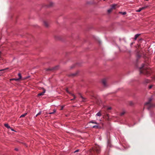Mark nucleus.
<instances>
[{
	"mask_svg": "<svg viewBox=\"0 0 155 155\" xmlns=\"http://www.w3.org/2000/svg\"><path fill=\"white\" fill-rule=\"evenodd\" d=\"M125 113V111H123L120 114V116H122L124 115Z\"/></svg>",
	"mask_w": 155,
	"mask_h": 155,
	"instance_id": "22",
	"label": "nucleus"
},
{
	"mask_svg": "<svg viewBox=\"0 0 155 155\" xmlns=\"http://www.w3.org/2000/svg\"><path fill=\"white\" fill-rule=\"evenodd\" d=\"M102 82L103 85L105 87H106L107 86V81L105 79H103L102 80Z\"/></svg>",
	"mask_w": 155,
	"mask_h": 155,
	"instance_id": "4",
	"label": "nucleus"
},
{
	"mask_svg": "<svg viewBox=\"0 0 155 155\" xmlns=\"http://www.w3.org/2000/svg\"><path fill=\"white\" fill-rule=\"evenodd\" d=\"M27 113H25L24 114H22L21 115L20 117L21 118V117H25L27 115Z\"/></svg>",
	"mask_w": 155,
	"mask_h": 155,
	"instance_id": "15",
	"label": "nucleus"
},
{
	"mask_svg": "<svg viewBox=\"0 0 155 155\" xmlns=\"http://www.w3.org/2000/svg\"><path fill=\"white\" fill-rule=\"evenodd\" d=\"M52 70H53V69H50V68H48V69H47V71H51Z\"/></svg>",
	"mask_w": 155,
	"mask_h": 155,
	"instance_id": "30",
	"label": "nucleus"
},
{
	"mask_svg": "<svg viewBox=\"0 0 155 155\" xmlns=\"http://www.w3.org/2000/svg\"><path fill=\"white\" fill-rule=\"evenodd\" d=\"M144 67V64H142L141 67L139 68L140 74H143L144 75L148 76L151 73V71L150 68H145L143 70H141L142 68Z\"/></svg>",
	"mask_w": 155,
	"mask_h": 155,
	"instance_id": "1",
	"label": "nucleus"
},
{
	"mask_svg": "<svg viewBox=\"0 0 155 155\" xmlns=\"http://www.w3.org/2000/svg\"><path fill=\"white\" fill-rule=\"evenodd\" d=\"M43 91L42 92L38 94V96L39 97L41 95H43L45 92V89L43 88Z\"/></svg>",
	"mask_w": 155,
	"mask_h": 155,
	"instance_id": "5",
	"label": "nucleus"
},
{
	"mask_svg": "<svg viewBox=\"0 0 155 155\" xmlns=\"http://www.w3.org/2000/svg\"><path fill=\"white\" fill-rule=\"evenodd\" d=\"M41 111H40L39 112V113H38L35 116V117H36L37 116H38V115H40L41 114Z\"/></svg>",
	"mask_w": 155,
	"mask_h": 155,
	"instance_id": "21",
	"label": "nucleus"
},
{
	"mask_svg": "<svg viewBox=\"0 0 155 155\" xmlns=\"http://www.w3.org/2000/svg\"><path fill=\"white\" fill-rule=\"evenodd\" d=\"M145 83H149L150 82V80H145Z\"/></svg>",
	"mask_w": 155,
	"mask_h": 155,
	"instance_id": "23",
	"label": "nucleus"
},
{
	"mask_svg": "<svg viewBox=\"0 0 155 155\" xmlns=\"http://www.w3.org/2000/svg\"><path fill=\"white\" fill-rule=\"evenodd\" d=\"M4 125L5 127L8 128H10V127L8 124H5Z\"/></svg>",
	"mask_w": 155,
	"mask_h": 155,
	"instance_id": "13",
	"label": "nucleus"
},
{
	"mask_svg": "<svg viewBox=\"0 0 155 155\" xmlns=\"http://www.w3.org/2000/svg\"><path fill=\"white\" fill-rule=\"evenodd\" d=\"M77 74V73H74L69 75V76L70 77H74Z\"/></svg>",
	"mask_w": 155,
	"mask_h": 155,
	"instance_id": "9",
	"label": "nucleus"
},
{
	"mask_svg": "<svg viewBox=\"0 0 155 155\" xmlns=\"http://www.w3.org/2000/svg\"><path fill=\"white\" fill-rule=\"evenodd\" d=\"M93 150L94 152L99 153L101 151L100 148L99 146H96L93 148Z\"/></svg>",
	"mask_w": 155,
	"mask_h": 155,
	"instance_id": "2",
	"label": "nucleus"
},
{
	"mask_svg": "<svg viewBox=\"0 0 155 155\" xmlns=\"http://www.w3.org/2000/svg\"><path fill=\"white\" fill-rule=\"evenodd\" d=\"M16 151H18V149L17 148H15V149Z\"/></svg>",
	"mask_w": 155,
	"mask_h": 155,
	"instance_id": "33",
	"label": "nucleus"
},
{
	"mask_svg": "<svg viewBox=\"0 0 155 155\" xmlns=\"http://www.w3.org/2000/svg\"><path fill=\"white\" fill-rule=\"evenodd\" d=\"M43 23H44V25L46 27H48V26H49L48 24V23L47 21H44L43 22Z\"/></svg>",
	"mask_w": 155,
	"mask_h": 155,
	"instance_id": "7",
	"label": "nucleus"
},
{
	"mask_svg": "<svg viewBox=\"0 0 155 155\" xmlns=\"http://www.w3.org/2000/svg\"><path fill=\"white\" fill-rule=\"evenodd\" d=\"M93 128H98V126L97 125H95L93 127Z\"/></svg>",
	"mask_w": 155,
	"mask_h": 155,
	"instance_id": "25",
	"label": "nucleus"
},
{
	"mask_svg": "<svg viewBox=\"0 0 155 155\" xmlns=\"http://www.w3.org/2000/svg\"><path fill=\"white\" fill-rule=\"evenodd\" d=\"M63 108H64V107L63 106H62L60 110H62L63 109Z\"/></svg>",
	"mask_w": 155,
	"mask_h": 155,
	"instance_id": "32",
	"label": "nucleus"
},
{
	"mask_svg": "<svg viewBox=\"0 0 155 155\" xmlns=\"http://www.w3.org/2000/svg\"><path fill=\"white\" fill-rule=\"evenodd\" d=\"M111 109V107H108L107 108V110H110Z\"/></svg>",
	"mask_w": 155,
	"mask_h": 155,
	"instance_id": "27",
	"label": "nucleus"
},
{
	"mask_svg": "<svg viewBox=\"0 0 155 155\" xmlns=\"http://www.w3.org/2000/svg\"><path fill=\"white\" fill-rule=\"evenodd\" d=\"M81 97L82 99H84V98L82 97V96H81Z\"/></svg>",
	"mask_w": 155,
	"mask_h": 155,
	"instance_id": "34",
	"label": "nucleus"
},
{
	"mask_svg": "<svg viewBox=\"0 0 155 155\" xmlns=\"http://www.w3.org/2000/svg\"><path fill=\"white\" fill-rule=\"evenodd\" d=\"M96 116L99 117L101 116V113L100 112H99L98 113H97L96 115Z\"/></svg>",
	"mask_w": 155,
	"mask_h": 155,
	"instance_id": "14",
	"label": "nucleus"
},
{
	"mask_svg": "<svg viewBox=\"0 0 155 155\" xmlns=\"http://www.w3.org/2000/svg\"><path fill=\"white\" fill-rule=\"evenodd\" d=\"M10 129H11V130L12 131H15L13 129H12V128L11 127H10V128H9Z\"/></svg>",
	"mask_w": 155,
	"mask_h": 155,
	"instance_id": "28",
	"label": "nucleus"
},
{
	"mask_svg": "<svg viewBox=\"0 0 155 155\" xmlns=\"http://www.w3.org/2000/svg\"><path fill=\"white\" fill-rule=\"evenodd\" d=\"M112 10L110 8L107 10V12L108 13H110L112 12Z\"/></svg>",
	"mask_w": 155,
	"mask_h": 155,
	"instance_id": "17",
	"label": "nucleus"
},
{
	"mask_svg": "<svg viewBox=\"0 0 155 155\" xmlns=\"http://www.w3.org/2000/svg\"><path fill=\"white\" fill-rule=\"evenodd\" d=\"M79 151V149H78V150H76L74 152V153H75V152H78Z\"/></svg>",
	"mask_w": 155,
	"mask_h": 155,
	"instance_id": "29",
	"label": "nucleus"
},
{
	"mask_svg": "<svg viewBox=\"0 0 155 155\" xmlns=\"http://www.w3.org/2000/svg\"><path fill=\"white\" fill-rule=\"evenodd\" d=\"M10 81H12V80H15V81H19V79L14 78L10 79Z\"/></svg>",
	"mask_w": 155,
	"mask_h": 155,
	"instance_id": "10",
	"label": "nucleus"
},
{
	"mask_svg": "<svg viewBox=\"0 0 155 155\" xmlns=\"http://www.w3.org/2000/svg\"><path fill=\"white\" fill-rule=\"evenodd\" d=\"M151 100L152 99L151 98H150L149 99V101H149L146 103L145 104L147 105V104H149L150 103V102L151 101Z\"/></svg>",
	"mask_w": 155,
	"mask_h": 155,
	"instance_id": "19",
	"label": "nucleus"
},
{
	"mask_svg": "<svg viewBox=\"0 0 155 155\" xmlns=\"http://www.w3.org/2000/svg\"><path fill=\"white\" fill-rule=\"evenodd\" d=\"M119 14H121L122 15H125L127 14V12H119Z\"/></svg>",
	"mask_w": 155,
	"mask_h": 155,
	"instance_id": "11",
	"label": "nucleus"
},
{
	"mask_svg": "<svg viewBox=\"0 0 155 155\" xmlns=\"http://www.w3.org/2000/svg\"><path fill=\"white\" fill-rule=\"evenodd\" d=\"M8 69V68H5L4 69L0 70V76H1L3 74L4 72H3V71H4L5 70Z\"/></svg>",
	"mask_w": 155,
	"mask_h": 155,
	"instance_id": "6",
	"label": "nucleus"
},
{
	"mask_svg": "<svg viewBox=\"0 0 155 155\" xmlns=\"http://www.w3.org/2000/svg\"><path fill=\"white\" fill-rule=\"evenodd\" d=\"M52 4H53V3H51V6L52 5Z\"/></svg>",
	"mask_w": 155,
	"mask_h": 155,
	"instance_id": "35",
	"label": "nucleus"
},
{
	"mask_svg": "<svg viewBox=\"0 0 155 155\" xmlns=\"http://www.w3.org/2000/svg\"><path fill=\"white\" fill-rule=\"evenodd\" d=\"M56 110L55 109H54L53 110V112L49 113V114H54V113H55L56 112Z\"/></svg>",
	"mask_w": 155,
	"mask_h": 155,
	"instance_id": "18",
	"label": "nucleus"
},
{
	"mask_svg": "<svg viewBox=\"0 0 155 155\" xmlns=\"http://www.w3.org/2000/svg\"><path fill=\"white\" fill-rule=\"evenodd\" d=\"M116 5L115 4H113L111 5V8L113 10V9H114L115 8V7Z\"/></svg>",
	"mask_w": 155,
	"mask_h": 155,
	"instance_id": "8",
	"label": "nucleus"
},
{
	"mask_svg": "<svg viewBox=\"0 0 155 155\" xmlns=\"http://www.w3.org/2000/svg\"><path fill=\"white\" fill-rule=\"evenodd\" d=\"M90 123H93V124H98L96 122L94 121H91L90 122Z\"/></svg>",
	"mask_w": 155,
	"mask_h": 155,
	"instance_id": "20",
	"label": "nucleus"
},
{
	"mask_svg": "<svg viewBox=\"0 0 155 155\" xmlns=\"http://www.w3.org/2000/svg\"><path fill=\"white\" fill-rule=\"evenodd\" d=\"M140 35L139 34H136L135 35V37H134V40H136L137 39V37L139 36V35Z\"/></svg>",
	"mask_w": 155,
	"mask_h": 155,
	"instance_id": "12",
	"label": "nucleus"
},
{
	"mask_svg": "<svg viewBox=\"0 0 155 155\" xmlns=\"http://www.w3.org/2000/svg\"><path fill=\"white\" fill-rule=\"evenodd\" d=\"M141 8V9H142V10H143L144 9H145L146 8V7H142V8Z\"/></svg>",
	"mask_w": 155,
	"mask_h": 155,
	"instance_id": "26",
	"label": "nucleus"
},
{
	"mask_svg": "<svg viewBox=\"0 0 155 155\" xmlns=\"http://www.w3.org/2000/svg\"><path fill=\"white\" fill-rule=\"evenodd\" d=\"M142 9H141V8H139V9L138 10H137L136 11L137 12H140L141 11H142Z\"/></svg>",
	"mask_w": 155,
	"mask_h": 155,
	"instance_id": "24",
	"label": "nucleus"
},
{
	"mask_svg": "<svg viewBox=\"0 0 155 155\" xmlns=\"http://www.w3.org/2000/svg\"><path fill=\"white\" fill-rule=\"evenodd\" d=\"M152 87V85H150L149 87V89H151Z\"/></svg>",
	"mask_w": 155,
	"mask_h": 155,
	"instance_id": "31",
	"label": "nucleus"
},
{
	"mask_svg": "<svg viewBox=\"0 0 155 155\" xmlns=\"http://www.w3.org/2000/svg\"><path fill=\"white\" fill-rule=\"evenodd\" d=\"M18 75L19 77V78H18V79H19V81L20 80L21 78V77H22L21 73H19L18 74Z\"/></svg>",
	"mask_w": 155,
	"mask_h": 155,
	"instance_id": "16",
	"label": "nucleus"
},
{
	"mask_svg": "<svg viewBox=\"0 0 155 155\" xmlns=\"http://www.w3.org/2000/svg\"><path fill=\"white\" fill-rule=\"evenodd\" d=\"M66 91L68 93V94H71L72 96L73 97H74L72 99H71V100H74L75 99L76 97H75V95L74 94H73L71 93L70 92H69V91H68V89L67 88H66Z\"/></svg>",
	"mask_w": 155,
	"mask_h": 155,
	"instance_id": "3",
	"label": "nucleus"
},
{
	"mask_svg": "<svg viewBox=\"0 0 155 155\" xmlns=\"http://www.w3.org/2000/svg\"><path fill=\"white\" fill-rule=\"evenodd\" d=\"M55 69V68H54L53 69Z\"/></svg>",
	"mask_w": 155,
	"mask_h": 155,
	"instance_id": "36",
	"label": "nucleus"
}]
</instances>
